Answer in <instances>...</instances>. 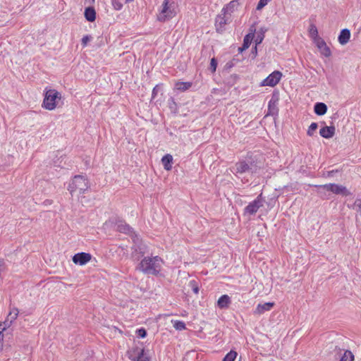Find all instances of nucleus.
<instances>
[{
	"label": "nucleus",
	"mask_w": 361,
	"mask_h": 361,
	"mask_svg": "<svg viewBox=\"0 0 361 361\" xmlns=\"http://www.w3.org/2000/svg\"><path fill=\"white\" fill-rule=\"evenodd\" d=\"M231 171L235 175L245 173L252 174L256 172V169H253L252 162L249 164L246 161L243 160L236 162L235 165L231 168Z\"/></svg>",
	"instance_id": "20e7f679"
},
{
	"label": "nucleus",
	"mask_w": 361,
	"mask_h": 361,
	"mask_svg": "<svg viewBox=\"0 0 361 361\" xmlns=\"http://www.w3.org/2000/svg\"><path fill=\"white\" fill-rule=\"evenodd\" d=\"M267 29L265 27H261L259 30V31L257 34V37L255 39V42L256 45H258L262 42L263 39H264V35H265V32H267Z\"/></svg>",
	"instance_id": "a878e982"
},
{
	"label": "nucleus",
	"mask_w": 361,
	"mask_h": 361,
	"mask_svg": "<svg viewBox=\"0 0 361 361\" xmlns=\"http://www.w3.org/2000/svg\"><path fill=\"white\" fill-rule=\"evenodd\" d=\"M61 99V94L54 89H45L42 107L47 110H54Z\"/></svg>",
	"instance_id": "f03ea898"
},
{
	"label": "nucleus",
	"mask_w": 361,
	"mask_h": 361,
	"mask_svg": "<svg viewBox=\"0 0 361 361\" xmlns=\"http://www.w3.org/2000/svg\"><path fill=\"white\" fill-rule=\"evenodd\" d=\"M171 322L173 323V327L177 331H183L186 329L185 324L179 320H172Z\"/></svg>",
	"instance_id": "bb28decb"
},
{
	"label": "nucleus",
	"mask_w": 361,
	"mask_h": 361,
	"mask_svg": "<svg viewBox=\"0 0 361 361\" xmlns=\"http://www.w3.org/2000/svg\"><path fill=\"white\" fill-rule=\"evenodd\" d=\"M310 35L314 39H316L317 38H318V31H317V28L315 25H310Z\"/></svg>",
	"instance_id": "473e14b6"
},
{
	"label": "nucleus",
	"mask_w": 361,
	"mask_h": 361,
	"mask_svg": "<svg viewBox=\"0 0 361 361\" xmlns=\"http://www.w3.org/2000/svg\"><path fill=\"white\" fill-rule=\"evenodd\" d=\"M137 335L138 337L144 338L147 336V331L144 328H140L136 331Z\"/></svg>",
	"instance_id": "f704fd0d"
},
{
	"label": "nucleus",
	"mask_w": 361,
	"mask_h": 361,
	"mask_svg": "<svg viewBox=\"0 0 361 361\" xmlns=\"http://www.w3.org/2000/svg\"><path fill=\"white\" fill-rule=\"evenodd\" d=\"M117 231L121 233L129 235L132 238L133 242L135 244L137 243L139 239L137 234L135 233L133 228L126 222L123 221H118L117 223Z\"/></svg>",
	"instance_id": "0eeeda50"
},
{
	"label": "nucleus",
	"mask_w": 361,
	"mask_h": 361,
	"mask_svg": "<svg viewBox=\"0 0 361 361\" xmlns=\"http://www.w3.org/2000/svg\"><path fill=\"white\" fill-rule=\"evenodd\" d=\"M240 6L239 0H233L230 1L225 7H224L221 10V13H227L228 15H231V13H233L236 11Z\"/></svg>",
	"instance_id": "4468645a"
},
{
	"label": "nucleus",
	"mask_w": 361,
	"mask_h": 361,
	"mask_svg": "<svg viewBox=\"0 0 361 361\" xmlns=\"http://www.w3.org/2000/svg\"><path fill=\"white\" fill-rule=\"evenodd\" d=\"M1 334H2V331H0V337H3V336L1 335Z\"/></svg>",
	"instance_id": "49530a36"
},
{
	"label": "nucleus",
	"mask_w": 361,
	"mask_h": 361,
	"mask_svg": "<svg viewBox=\"0 0 361 361\" xmlns=\"http://www.w3.org/2000/svg\"><path fill=\"white\" fill-rule=\"evenodd\" d=\"M274 305V302H265L264 304H259L255 310V314H262L267 311H269Z\"/></svg>",
	"instance_id": "a211bd4d"
},
{
	"label": "nucleus",
	"mask_w": 361,
	"mask_h": 361,
	"mask_svg": "<svg viewBox=\"0 0 361 361\" xmlns=\"http://www.w3.org/2000/svg\"><path fill=\"white\" fill-rule=\"evenodd\" d=\"M162 259L159 256L144 257L137 269L145 274L157 275L161 269Z\"/></svg>",
	"instance_id": "f257e3e1"
},
{
	"label": "nucleus",
	"mask_w": 361,
	"mask_h": 361,
	"mask_svg": "<svg viewBox=\"0 0 361 361\" xmlns=\"http://www.w3.org/2000/svg\"><path fill=\"white\" fill-rule=\"evenodd\" d=\"M192 85L191 82H177L175 84V88L177 90L185 92L189 90Z\"/></svg>",
	"instance_id": "b1692460"
},
{
	"label": "nucleus",
	"mask_w": 361,
	"mask_h": 361,
	"mask_svg": "<svg viewBox=\"0 0 361 361\" xmlns=\"http://www.w3.org/2000/svg\"><path fill=\"white\" fill-rule=\"evenodd\" d=\"M85 19L89 22H94L96 19V12L93 7H87L84 12Z\"/></svg>",
	"instance_id": "4be33fe9"
},
{
	"label": "nucleus",
	"mask_w": 361,
	"mask_h": 361,
	"mask_svg": "<svg viewBox=\"0 0 361 361\" xmlns=\"http://www.w3.org/2000/svg\"><path fill=\"white\" fill-rule=\"evenodd\" d=\"M157 89H158V85H156V86L153 88V90H152V97H154L156 96Z\"/></svg>",
	"instance_id": "37998d69"
},
{
	"label": "nucleus",
	"mask_w": 361,
	"mask_h": 361,
	"mask_svg": "<svg viewBox=\"0 0 361 361\" xmlns=\"http://www.w3.org/2000/svg\"><path fill=\"white\" fill-rule=\"evenodd\" d=\"M3 339V337H0V341Z\"/></svg>",
	"instance_id": "3c124183"
},
{
	"label": "nucleus",
	"mask_w": 361,
	"mask_h": 361,
	"mask_svg": "<svg viewBox=\"0 0 361 361\" xmlns=\"http://www.w3.org/2000/svg\"><path fill=\"white\" fill-rule=\"evenodd\" d=\"M237 355L238 353L235 350H231L225 355L223 361H235Z\"/></svg>",
	"instance_id": "c85d7f7f"
},
{
	"label": "nucleus",
	"mask_w": 361,
	"mask_h": 361,
	"mask_svg": "<svg viewBox=\"0 0 361 361\" xmlns=\"http://www.w3.org/2000/svg\"><path fill=\"white\" fill-rule=\"evenodd\" d=\"M319 51L322 55H324L326 57H329L331 55V51L329 49V47L326 45L324 47L319 49Z\"/></svg>",
	"instance_id": "7c9ffc66"
},
{
	"label": "nucleus",
	"mask_w": 361,
	"mask_h": 361,
	"mask_svg": "<svg viewBox=\"0 0 361 361\" xmlns=\"http://www.w3.org/2000/svg\"><path fill=\"white\" fill-rule=\"evenodd\" d=\"M264 200L262 194L259 195L257 198L252 202L249 203L244 209V213L250 215L255 214L257 210L263 206Z\"/></svg>",
	"instance_id": "6e6552de"
},
{
	"label": "nucleus",
	"mask_w": 361,
	"mask_h": 361,
	"mask_svg": "<svg viewBox=\"0 0 361 361\" xmlns=\"http://www.w3.org/2000/svg\"><path fill=\"white\" fill-rule=\"evenodd\" d=\"M112 5L114 8L117 11L121 10L123 7L122 4L118 0H113Z\"/></svg>",
	"instance_id": "4c0bfd02"
},
{
	"label": "nucleus",
	"mask_w": 361,
	"mask_h": 361,
	"mask_svg": "<svg viewBox=\"0 0 361 361\" xmlns=\"http://www.w3.org/2000/svg\"><path fill=\"white\" fill-rule=\"evenodd\" d=\"M189 286L192 288L194 293L197 294L199 293V287L196 281H190L189 282Z\"/></svg>",
	"instance_id": "2f4dec72"
},
{
	"label": "nucleus",
	"mask_w": 361,
	"mask_h": 361,
	"mask_svg": "<svg viewBox=\"0 0 361 361\" xmlns=\"http://www.w3.org/2000/svg\"><path fill=\"white\" fill-rule=\"evenodd\" d=\"M8 319H6L3 324H0V331L2 332L6 329V327H9L10 326H8Z\"/></svg>",
	"instance_id": "a19ab883"
},
{
	"label": "nucleus",
	"mask_w": 361,
	"mask_h": 361,
	"mask_svg": "<svg viewBox=\"0 0 361 361\" xmlns=\"http://www.w3.org/2000/svg\"><path fill=\"white\" fill-rule=\"evenodd\" d=\"M126 2H131V1H133L134 0H126Z\"/></svg>",
	"instance_id": "a18cd8bd"
},
{
	"label": "nucleus",
	"mask_w": 361,
	"mask_h": 361,
	"mask_svg": "<svg viewBox=\"0 0 361 361\" xmlns=\"http://www.w3.org/2000/svg\"><path fill=\"white\" fill-rule=\"evenodd\" d=\"M141 348H140L138 346L133 347L129 352L128 354L137 355V353L140 350Z\"/></svg>",
	"instance_id": "ea45409f"
},
{
	"label": "nucleus",
	"mask_w": 361,
	"mask_h": 361,
	"mask_svg": "<svg viewBox=\"0 0 361 361\" xmlns=\"http://www.w3.org/2000/svg\"><path fill=\"white\" fill-rule=\"evenodd\" d=\"M282 77V73L279 71H275L269 74L261 83L262 86L274 87L276 85Z\"/></svg>",
	"instance_id": "1a4fd4ad"
},
{
	"label": "nucleus",
	"mask_w": 361,
	"mask_h": 361,
	"mask_svg": "<svg viewBox=\"0 0 361 361\" xmlns=\"http://www.w3.org/2000/svg\"><path fill=\"white\" fill-rule=\"evenodd\" d=\"M279 101V93L278 91H274L268 103L267 113L265 116H271L276 117L279 114L278 104Z\"/></svg>",
	"instance_id": "423d86ee"
},
{
	"label": "nucleus",
	"mask_w": 361,
	"mask_h": 361,
	"mask_svg": "<svg viewBox=\"0 0 361 361\" xmlns=\"http://www.w3.org/2000/svg\"><path fill=\"white\" fill-rule=\"evenodd\" d=\"M336 128L335 126L331 125L330 126H325L320 128L319 135L326 139L331 138L335 135Z\"/></svg>",
	"instance_id": "ddd939ff"
},
{
	"label": "nucleus",
	"mask_w": 361,
	"mask_h": 361,
	"mask_svg": "<svg viewBox=\"0 0 361 361\" xmlns=\"http://www.w3.org/2000/svg\"><path fill=\"white\" fill-rule=\"evenodd\" d=\"M91 39H92V37L90 36V35H85V36H83V37L82 38V40H81L82 47H86L87 42L89 41H90Z\"/></svg>",
	"instance_id": "58836bf2"
},
{
	"label": "nucleus",
	"mask_w": 361,
	"mask_h": 361,
	"mask_svg": "<svg viewBox=\"0 0 361 361\" xmlns=\"http://www.w3.org/2000/svg\"><path fill=\"white\" fill-rule=\"evenodd\" d=\"M356 202H361V200L357 199Z\"/></svg>",
	"instance_id": "de8ad7c7"
},
{
	"label": "nucleus",
	"mask_w": 361,
	"mask_h": 361,
	"mask_svg": "<svg viewBox=\"0 0 361 361\" xmlns=\"http://www.w3.org/2000/svg\"><path fill=\"white\" fill-rule=\"evenodd\" d=\"M338 172V170H331L327 172V176L332 177L336 173Z\"/></svg>",
	"instance_id": "79ce46f5"
},
{
	"label": "nucleus",
	"mask_w": 361,
	"mask_h": 361,
	"mask_svg": "<svg viewBox=\"0 0 361 361\" xmlns=\"http://www.w3.org/2000/svg\"><path fill=\"white\" fill-rule=\"evenodd\" d=\"M161 163L165 170H171L173 164V157L169 154L164 155L161 158Z\"/></svg>",
	"instance_id": "412c9836"
},
{
	"label": "nucleus",
	"mask_w": 361,
	"mask_h": 361,
	"mask_svg": "<svg viewBox=\"0 0 361 361\" xmlns=\"http://www.w3.org/2000/svg\"><path fill=\"white\" fill-rule=\"evenodd\" d=\"M169 0H164L163 2L162 9L158 16V20L159 21L164 22L174 16V12L169 8Z\"/></svg>",
	"instance_id": "9d476101"
},
{
	"label": "nucleus",
	"mask_w": 361,
	"mask_h": 361,
	"mask_svg": "<svg viewBox=\"0 0 361 361\" xmlns=\"http://www.w3.org/2000/svg\"><path fill=\"white\" fill-rule=\"evenodd\" d=\"M92 255L90 253L78 252L73 255V262L75 264L85 265L90 261Z\"/></svg>",
	"instance_id": "f8f14e48"
},
{
	"label": "nucleus",
	"mask_w": 361,
	"mask_h": 361,
	"mask_svg": "<svg viewBox=\"0 0 361 361\" xmlns=\"http://www.w3.org/2000/svg\"><path fill=\"white\" fill-rule=\"evenodd\" d=\"M217 67V60L215 58H212L210 61V67L209 69L212 73H214L216 71Z\"/></svg>",
	"instance_id": "72a5a7b5"
},
{
	"label": "nucleus",
	"mask_w": 361,
	"mask_h": 361,
	"mask_svg": "<svg viewBox=\"0 0 361 361\" xmlns=\"http://www.w3.org/2000/svg\"><path fill=\"white\" fill-rule=\"evenodd\" d=\"M319 188L330 191L336 195H341L343 196H349L352 193L346 188V187L336 183H328L318 185Z\"/></svg>",
	"instance_id": "39448f33"
},
{
	"label": "nucleus",
	"mask_w": 361,
	"mask_h": 361,
	"mask_svg": "<svg viewBox=\"0 0 361 361\" xmlns=\"http://www.w3.org/2000/svg\"><path fill=\"white\" fill-rule=\"evenodd\" d=\"M89 188L88 180L83 176L76 175L69 183L68 190L71 195H73L76 191H78L80 194H83Z\"/></svg>",
	"instance_id": "7ed1b4c3"
},
{
	"label": "nucleus",
	"mask_w": 361,
	"mask_h": 361,
	"mask_svg": "<svg viewBox=\"0 0 361 361\" xmlns=\"http://www.w3.org/2000/svg\"><path fill=\"white\" fill-rule=\"evenodd\" d=\"M314 40L319 49L326 45L325 41L322 38L318 37Z\"/></svg>",
	"instance_id": "c9c22d12"
},
{
	"label": "nucleus",
	"mask_w": 361,
	"mask_h": 361,
	"mask_svg": "<svg viewBox=\"0 0 361 361\" xmlns=\"http://www.w3.org/2000/svg\"><path fill=\"white\" fill-rule=\"evenodd\" d=\"M226 66H228V67L231 66V65H228V63H226Z\"/></svg>",
	"instance_id": "8fccbe9b"
},
{
	"label": "nucleus",
	"mask_w": 361,
	"mask_h": 361,
	"mask_svg": "<svg viewBox=\"0 0 361 361\" xmlns=\"http://www.w3.org/2000/svg\"><path fill=\"white\" fill-rule=\"evenodd\" d=\"M253 51H255V53H257V45L256 44H255V48L253 49Z\"/></svg>",
	"instance_id": "c03bdc74"
},
{
	"label": "nucleus",
	"mask_w": 361,
	"mask_h": 361,
	"mask_svg": "<svg viewBox=\"0 0 361 361\" xmlns=\"http://www.w3.org/2000/svg\"><path fill=\"white\" fill-rule=\"evenodd\" d=\"M226 66H228V67L231 66V65H228V63H226Z\"/></svg>",
	"instance_id": "09e8293b"
},
{
	"label": "nucleus",
	"mask_w": 361,
	"mask_h": 361,
	"mask_svg": "<svg viewBox=\"0 0 361 361\" xmlns=\"http://www.w3.org/2000/svg\"><path fill=\"white\" fill-rule=\"evenodd\" d=\"M230 21L227 13H221L215 20V27L217 32L222 33L225 30V25Z\"/></svg>",
	"instance_id": "9b49d317"
},
{
	"label": "nucleus",
	"mask_w": 361,
	"mask_h": 361,
	"mask_svg": "<svg viewBox=\"0 0 361 361\" xmlns=\"http://www.w3.org/2000/svg\"><path fill=\"white\" fill-rule=\"evenodd\" d=\"M354 355L350 350H345L339 361H353Z\"/></svg>",
	"instance_id": "cd10ccee"
},
{
	"label": "nucleus",
	"mask_w": 361,
	"mask_h": 361,
	"mask_svg": "<svg viewBox=\"0 0 361 361\" xmlns=\"http://www.w3.org/2000/svg\"><path fill=\"white\" fill-rule=\"evenodd\" d=\"M19 311L18 308L13 307L11 309L9 312V314L6 318V319H8V326H11L12 322L16 319L18 315Z\"/></svg>",
	"instance_id": "393cba45"
},
{
	"label": "nucleus",
	"mask_w": 361,
	"mask_h": 361,
	"mask_svg": "<svg viewBox=\"0 0 361 361\" xmlns=\"http://www.w3.org/2000/svg\"><path fill=\"white\" fill-rule=\"evenodd\" d=\"M231 302L230 297L228 295H223L219 298L217 305L220 309H226L228 307Z\"/></svg>",
	"instance_id": "aec40b11"
},
{
	"label": "nucleus",
	"mask_w": 361,
	"mask_h": 361,
	"mask_svg": "<svg viewBox=\"0 0 361 361\" xmlns=\"http://www.w3.org/2000/svg\"><path fill=\"white\" fill-rule=\"evenodd\" d=\"M271 0H259L257 6V10H261Z\"/></svg>",
	"instance_id": "e433bc0d"
},
{
	"label": "nucleus",
	"mask_w": 361,
	"mask_h": 361,
	"mask_svg": "<svg viewBox=\"0 0 361 361\" xmlns=\"http://www.w3.org/2000/svg\"><path fill=\"white\" fill-rule=\"evenodd\" d=\"M134 251L132 252V257L135 260H139L145 254V245H135L133 247Z\"/></svg>",
	"instance_id": "dca6fc26"
},
{
	"label": "nucleus",
	"mask_w": 361,
	"mask_h": 361,
	"mask_svg": "<svg viewBox=\"0 0 361 361\" xmlns=\"http://www.w3.org/2000/svg\"><path fill=\"white\" fill-rule=\"evenodd\" d=\"M250 30H251V32L246 35L244 37L243 44V49H246L250 47V45L255 37L254 32L255 31V30L250 29Z\"/></svg>",
	"instance_id": "5701e85b"
},
{
	"label": "nucleus",
	"mask_w": 361,
	"mask_h": 361,
	"mask_svg": "<svg viewBox=\"0 0 361 361\" xmlns=\"http://www.w3.org/2000/svg\"><path fill=\"white\" fill-rule=\"evenodd\" d=\"M328 110L327 105L323 102H317L314 106V111L317 116L324 115Z\"/></svg>",
	"instance_id": "6ab92c4d"
},
{
	"label": "nucleus",
	"mask_w": 361,
	"mask_h": 361,
	"mask_svg": "<svg viewBox=\"0 0 361 361\" xmlns=\"http://www.w3.org/2000/svg\"><path fill=\"white\" fill-rule=\"evenodd\" d=\"M128 357L131 361H150V357L146 355L144 348L140 349L137 355H130Z\"/></svg>",
	"instance_id": "2eb2a0df"
},
{
	"label": "nucleus",
	"mask_w": 361,
	"mask_h": 361,
	"mask_svg": "<svg viewBox=\"0 0 361 361\" xmlns=\"http://www.w3.org/2000/svg\"><path fill=\"white\" fill-rule=\"evenodd\" d=\"M350 38V30L345 28L341 31L338 37V40L341 45H345L349 42Z\"/></svg>",
	"instance_id": "f3484780"
},
{
	"label": "nucleus",
	"mask_w": 361,
	"mask_h": 361,
	"mask_svg": "<svg viewBox=\"0 0 361 361\" xmlns=\"http://www.w3.org/2000/svg\"><path fill=\"white\" fill-rule=\"evenodd\" d=\"M317 127L318 124L317 123H312L307 131V135L312 136L314 135V131L317 130Z\"/></svg>",
	"instance_id": "c756f323"
}]
</instances>
